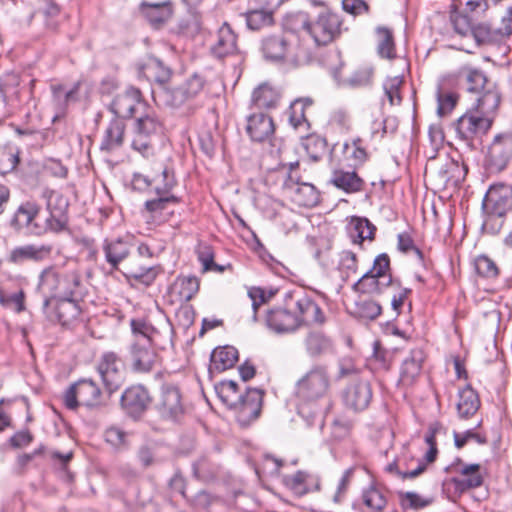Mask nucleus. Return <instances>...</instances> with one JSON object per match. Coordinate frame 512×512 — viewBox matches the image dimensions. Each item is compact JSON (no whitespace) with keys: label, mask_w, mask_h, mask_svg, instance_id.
I'll use <instances>...</instances> for the list:
<instances>
[{"label":"nucleus","mask_w":512,"mask_h":512,"mask_svg":"<svg viewBox=\"0 0 512 512\" xmlns=\"http://www.w3.org/2000/svg\"><path fill=\"white\" fill-rule=\"evenodd\" d=\"M41 197L45 200L47 215L38 222L42 207L34 199L22 201L10 219V227L16 232L25 231L31 236L42 237L49 233L61 234L69 229V200L62 193L45 188Z\"/></svg>","instance_id":"obj_1"},{"label":"nucleus","mask_w":512,"mask_h":512,"mask_svg":"<svg viewBox=\"0 0 512 512\" xmlns=\"http://www.w3.org/2000/svg\"><path fill=\"white\" fill-rule=\"evenodd\" d=\"M77 271H62L56 265L45 267L38 276L37 291L43 297V309H49L54 300L74 296L80 286Z\"/></svg>","instance_id":"obj_2"},{"label":"nucleus","mask_w":512,"mask_h":512,"mask_svg":"<svg viewBox=\"0 0 512 512\" xmlns=\"http://www.w3.org/2000/svg\"><path fill=\"white\" fill-rule=\"evenodd\" d=\"M261 50L264 58L274 63L297 66L308 58V52L301 40L293 34H286L283 31L264 37L261 42Z\"/></svg>","instance_id":"obj_3"},{"label":"nucleus","mask_w":512,"mask_h":512,"mask_svg":"<svg viewBox=\"0 0 512 512\" xmlns=\"http://www.w3.org/2000/svg\"><path fill=\"white\" fill-rule=\"evenodd\" d=\"M131 147L148 158L154 153L153 140L164 129V123L157 111L149 104L134 117Z\"/></svg>","instance_id":"obj_4"},{"label":"nucleus","mask_w":512,"mask_h":512,"mask_svg":"<svg viewBox=\"0 0 512 512\" xmlns=\"http://www.w3.org/2000/svg\"><path fill=\"white\" fill-rule=\"evenodd\" d=\"M510 209H512V187L503 183L491 185L482 201V211L485 215L482 229L491 234L497 233L500 226H494L491 221L505 216Z\"/></svg>","instance_id":"obj_5"},{"label":"nucleus","mask_w":512,"mask_h":512,"mask_svg":"<svg viewBox=\"0 0 512 512\" xmlns=\"http://www.w3.org/2000/svg\"><path fill=\"white\" fill-rule=\"evenodd\" d=\"M287 307L291 309L300 327L304 325H323L327 317L314 298L302 289L285 293Z\"/></svg>","instance_id":"obj_6"},{"label":"nucleus","mask_w":512,"mask_h":512,"mask_svg":"<svg viewBox=\"0 0 512 512\" xmlns=\"http://www.w3.org/2000/svg\"><path fill=\"white\" fill-rule=\"evenodd\" d=\"M331 380L327 366L313 365L296 384V395L306 402H313L329 394Z\"/></svg>","instance_id":"obj_7"},{"label":"nucleus","mask_w":512,"mask_h":512,"mask_svg":"<svg viewBox=\"0 0 512 512\" xmlns=\"http://www.w3.org/2000/svg\"><path fill=\"white\" fill-rule=\"evenodd\" d=\"M95 369L100 376L105 391L112 395L126 381L127 366L121 355L114 351H104L98 357Z\"/></svg>","instance_id":"obj_8"},{"label":"nucleus","mask_w":512,"mask_h":512,"mask_svg":"<svg viewBox=\"0 0 512 512\" xmlns=\"http://www.w3.org/2000/svg\"><path fill=\"white\" fill-rule=\"evenodd\" d=\"M63 401L69 410H75L80 405L99 407L103 403V392L93 379H80L65 391Z\"/></svg>","instance_id":"obj_9"},{"label":"nucleus","mask_w":512,"mask_h":512,"mask_svg":"<svg viewBox=\"0 0 512 512\" xmlns=\"http://www.w3.org/2000/svg\"><path fill=\"white\" fill-rule=\"evenodd\" d=\"M343 19L331 11H322L311 20L309 36L317 46H326L342 34Z\"/></svg>","instance_id":"obj_10"},{"label":"nucleus","mask_w":512,"mask_h":512,"mask_svg":"<svg viewBox=\"0 0 512 512\" xmlns=\"http://www.w3.org/2000/svg\"><path fill=\"white\" fill-rule=\"evenodd\" d=\"M147 105L148 103L144 99L141 90L134 86H129L114 96L109 105V111L114 114V117H119L125 121L126 119L134 118Z\"/></svg>","instance_id":"obj_11"},{"label":"nucleus","mask_w":512,"mask_h":512,"mask_svg":"<svg viewBox=\"0 0 512 512\" xmlns=\"http://www.w3.org/2000/svg\"><path fill=\"white\" fill-rule=\"evenodd\" d=\"M152 400L149 390L144 385L133 384L122 392L120 407L127 417L137 421L148 411Z\"/></svg>","instance_id":"obj_12"},{"label":"nucleus","mask_w":512,"mask_h":512,"mask_svg":"<svg viewBox=\"0 0 512 512\" xmlns=\"http://www.w3.org/2000/svg\"><path fill=\"white\" fill-rule=\"evenodd\" d=\"M54 246L51 243H28L10 250L6 261L9 264L22 266L27 262L42 263L51 258Z\"/></svg>","instance_id":"obj_13"},{"label":"nucleus","mask_w":512,"mask_h":512,"mask_svg":"<svg viewBox=\"0 0 512 512\" xmlns=\"http://www.w3.org/2000/svg\"><path fill=\"white\" fill-rule=\"evenodd\" d=\"M372 387L367 379L355 377L342 393L345 406L354 411L365 410L372 400Z\"/></svg>","instance_id":"obj_14"},{"label":"nucleus","mask_w":512,"mask_h":512,"mask_svg":"<svg viewBox=\"0 0 512 512\" xmlns=\"http://www.w3.org/2000/svg\"><path fill=\"white\" fill-rule=\"evenodd\" d=\"M493 118L484 117L476 110L462 115L455 124V131L463 141H472L477 135L485 134L492 126Z\"/></svg>","instance_id":"obj_15"},{"label":"nucleus","mask_w":512,"mask_h":512,"mask_svg":"<svg viewBox=\"0 0 512 512\" xmlns=\"http://www.w3.org/2000/svg\"><path fill=\"white\" fill-rule=\"evenodd\" d=\"M181 399V393L177 386L163 384L156 404L160 417L165 420L177 421L184 414Z\"/></svg>","instance_id":"obj_16"},{"label":"nucleus","mask_w":512,"mask_h":512,"mask_svg":"<svg viewBox=\"0 0 512 512\" xmlns=\"http://www.w3.org/2000/svg\"><path fill=\"white\" fill-rule=\"evenodd\" d=\"M264 392L257 388H248L245 394L239 396L237 405L233 411L237 414V419L242 424H248L256 420L262 409Z\"/></svg>","instance_id":"obj_17"},{"label":"nucleus","mask_w":512,"mask_h":512,"mask_svg":"<svg viewBox=\"0 0 512 512\" xmlns=\"http://www.w3.org/2000/svg\"><path fill=\"white\" fill-rule=\"evenodd\" d=\"M267 327L276 333H291L300 328L297 317L287 307V300L284 297L283 303L269 309L265 316Z\"/></svg>","instance_id":"obj_18"},{"label":"nucleus","mask_w":512,"mask_h":512,"mask_svg":"<svg viewBox=\"0 0 512 512\" xmlns=\"http://www.w3.org/2000/svg\"><path fill=\"white\" fill-rule=\"evenodd\" d=\"M478 35L486 37V45L504 47L506 50L512 36V6L501 17L499 26L486 23V26L479 28Z\"/></svg>","instance_id":"obj_19"},{"label":"nucleus","mask_w":512,"mask_h":512,"mask_svg":"<svg viewBox=\"0 0 512 512\" xmlns=\"http://www.w3.org/2000/svg\"><path fill=\"white\" fill-rule=\"evenodd\" d=\"M282 483L298 497L318 492L321 489V479L319 475L304 470H299L292 475L283 476Z\"/></svg>","instance_id":"obj_20"},{"label":"nucleus","mask_w":512,"mask_h":512,"mask_svg":"<svg viewBox=\"0 0 512 512\" xmlns=\"http://www.w3.org/2000/svg\"><path fill=\"white\" fill-rule=\"evenodd\" d=\"M467 172L463 162L447 158L436 173L437 184L442 189H455L465 180Z\"/></svg>","instance_id":"obj_21"},{"label":"nucleus","mask_w":512,"mask_h":512,"mask_svg":"<svg viewBox=\"0 0 512 512\" xmlns=\"http://www.w3.org/2000/svg\"><path fill=\"white\" fill-rule=\"evenodd\" d=\"M132 247L131 242L123 237L103 240L102 251L111 270L119 269L120 264L130 256Z\"/></svg>","instance_id":"obj_22"},{"label":"nucleus","mask_w":512,"mask_h":512,"mask_svg":"<svg viewBox=\"0 0 512 512\" xmlns=\"http://www.w3.org/2000/svg\"><path fill=\"white\" fill-rule=\"evenodd\" d=\"M51 320H55L62 326L70 325L77 320L81 313L79 303L73 296L54 300L49 309H43Z\"/></svg>","instance_id":"obj_23"},{"label":"nucleus","mask_w":512,"mask_h":512,"mask_svg":"<svg viewBox=\"0 0 512 512\" xmlns=\"http://www.w3.org/2000/svg\"><path fill=\"white\" fill-rule=\"evenodd\" d=\"M426 354L422 348H414L405 357L400 369L399 384L404 387L412 386L421 375Z\"/></svg>","instance_id":"obj_24"},{"label":"nucleus","mask_w":512,"mask_h":512,"mask_svg":"<svg viewBox=\"0 0 512 512\" xmlns=\"http://www.w3.org/2000/svg\"><path fill=\"white\" fill-rule=\"evenodd\" d=\"M462 478L453 477L449 483L453 485L455 493L461 495L465 492L479 488L484 483L480 464H463L458 470Z\"/></svg>","instance_id":"obj_25"},{"label":"nucleus","mask_w":512,"mask_h":512,"mask_svg":"<svg viewBox=\"0 0 512 512\" xmlns=\"http://www.w3.org/2000/svg\"><path fill=\"white\" fill-rule=\"evenodd\" d=\"M204 85L205 83L201 76L193 75L182 85L172 90H167L165 92L167 101L171 106L179 107L196 97L203 90Z\"/></svg>","instance_id":"obj_26"},{"label":"nucleus","mask_w":512,"mask_h":512,"mask_svg":"<svg viewBox=\"0 0 512 512\" xmlns=\"http://www.w3.org/2000/svg\"><path fill=\"white\" fill-rule=\"evenodd\" d=\"M274 131V122L269 115L259 112L247 117L246 132L252 141L261 143L269 140Z\"/></svg>","instance_id":"obj_27"},{"label":"nucleus","mask_w":512,"mask_h":512,"mask_svg":"<svg viewBox=\"0 0 512 512\" xmlns=\"http://www.w3.org/2000/svg\"><path fill=\"white\" fill-rule=\"evenodd\" d=\"M126 123L119 117H113L102 136L100 150L105 153H112L121 148L125 141Z\"/></svg>","instance_id":"obj_28"},{"label":"nucleus","mask_w":512,"mask_h":512,"mask_svg":"<svg viewBox=\"0 0 512 512\" xmlns=\"http://www.w3.org/2000/svg\"><path fill=\"white\" fill-rule=\"evenodd\" d=\"M456 79L471 93H481L490 83L482 69L470 64L463 65L457 70Z\"/></svg>","instance_id":"obj_29"},{"label":"nucleus","mask_w":512,"mask_h":512,"mask_svg":"<svg viewBox=\"0 0 512 512\" xmlns=\"http://www.w3.org/2000/svg\"><path fill=\"white\" fill-rule=\"evenodd\" d=\"M388 491L382 486L372 483L361 492V512H383L388 505Z\"/></svg>","instance_id":"obj_30"},{"label":"nucleus","mask_w":512,"mask_h":512,"mask_svg":"<svg viewBox=\"0 0 512 512\" xmlns=\"http://www.w3.org/2000/svg\"><path fill=\"white\" fill-rule=\"evenodd\" d=\"M130 354L133 370L138 373L151 372L157 362V353L148 343L133 344Z\"/></svg>","instance_id":"obj_31"},{"label":"nucleus","mask_w":512,"mask_h":512,"mask_svg":"<svg viewBox=\"0 0 512 512\" xmlns=\"http://www.w3.org/2000/svg\"><path fill=\"white\" fill-rule=\"evenodd\" d=\"M304 347L307 355L318 358L328 354L333 349V341L324 331L311 328L304 338Z\"/></svg>","instance_id":"obj_32"},{"label":"nucleus","mask_w":512,"mask_h":512,"mask_svg":"<svg viewBox=\"0 0 512 512\" xmlns=\"http://www.w3.org/2000/svg\"><path fill=\"white\" fill-rule=\"evenodd\" d=\"M139 9L142 16L155 28H159L166 23L173 14V7L170 1L160 3L143 1Z\"/></svg>","instance_id":"obj_33"},{"label":"nucleus","mask_w":512,"mask_h":512,"mask_svg":"<svg viewBox=\"0 0 512 512\" xmlns=\"http://www.w3.org/2000/svg\"><path fill=\"white\" fill-rule=\"evenodd\" d=\"M450 21L454 31L459 36L473 38L478 46L486 45V37L478 35L479 28L486 26V23L473 24L467 15L461 14L458 11L451 12Z\"/></svg>","instance_id":"obj_34"},{"label":"nucleus","mask_w":512,"mask_h":512,"mask_svg":"<svg viewBox=\"0 0 512 512\" xmlns=\"http://www.w3.org/2000/svg\"><path fill=\"white\" fill-rule=\"evenodd\" d=\"M329 183L347 194L361 192L365 187V181L354 170L334 169Z\"/></svg>","instance_id":"obj_35"},{"label":"nucleus","mask_w":512,"mask_h":512,"mask_svg":"<svg viewBox=\"0 0 512 512\" xmlns=\"http://www.w3.org/2000/svg\"><path fill=\"white\" fill-rule=\"evenodd\" d=\"M480 404L478 393L469 384L458 390L456 408L461 419L472 417L480 408Z\"/></svg>","instance_id":"obj_36"},{"label":"nucleus","mask_w":512,"mask_h":512,"mask_svg":"<svg viewBox=\"0 0 512 512\" xmlns=\"http://www.w3.org/2000/svg\"><path fill=\"white\" fill-rule=\"evenodd\" d=\"M481 93L482 94L476 100L474 110L484 117L493 118V115L496 113L500 105L501 94L496 85L491 82Z\"/></svg>","instance_id":"obj_37"},{"label":"nucleus","mask_w":512,"mask_h":512,"mask_svg":"<svg viewBox=\"0 0 512 512\" xmlns=\"http://www.w3.org/2000/svg\"><path fill=\"white\" fill-rule=\"evenodd\" d=\"M489 157L498 167H505L512 157V136L509 134L495 136L489 147Z\"/></svg>","instance_id":"obj_38"},{"label":"nucleus","mask_w":512,"mask_h":512,"mask_svg":"<svg viewBox=\"0 0 512 512\" xmlns=\"http://www.w3.org/2000/svg\"><path fill=\"white\" fill-rule=\"evenodd\" d=\"M349 238L354 244H362L364 240H373L376 227L363 217L353 216L346 226Z\"/></svg>","instance_id":"obj_39"},{"label":"nucleus","mask_w":512,"mask_h":512,"mask_svg":"<svg viewBox=\"0 0 512 512\" xmlns=\"http://www.w3.org/2000/svg\"><path fill=\"white\" fill-rule=\"evenodd\" d=\"M281 93L277 88L268 83L260 84L254 89L251 97V103L259 109H273L279 105Z\"/></svg>","instance_id":"obj_40"},{"label":"nucleus","mask_w":512,"mask_h":512,"mask_svg":"<svg viewBox=\"0 0 512 512\" xmlns=\"http://www.w3.org/2000/svg\"><path fill=\"white\" fill-rule=\"evenodd\" d=\"M237 49V36L231 27L225 23L218 30L216 43L212 46V53L218 57L223 58L227 55L233 54Z\"/></svg>","instance_id":"obj_41"},{"label":"nucleus","mask_w":512,"mask_h":512,"mask_svg":"<svg viewBox=\"0 0 512 512\" xmlns=\"http://www.w3.org/2000/svg\"><path fill=\"white\" fill-rule=\"evenodd\" d=\"M179 202V197L166 194H157V198L147 200L144 203V209L149 214L148 222L163 223L166 219L162 217V212L168 208L169 204H178Z\"/></svg>","instance_id":"obj_42"},{"label":"nucleus","mask_w":512,"mask_h":512,"mask_svg":"<svg viewBox=\"0 0 512 512\" xmlns=\"http://www.w3.org/2000/svg\"><path fill=\"white\" fill-rule=\"evenodd\" d=\"M342 152L345 160L349 162V166L354 169L362 166L369 159L365 141L361 137H355L351 142H345Z\"/></svg>","instance_id":"obj_43"},{"label":"nucleus","mask_w":512,"mask_h":512,"mask_svg":"<svg viewBox=\"0 0 512 512\" xmlns=\"http://www.w3.org/2000/svg\"><path fill=\"white\" fill-rule=\"evenodd\" d=\"M238 361V350L233 346H223L215 349L211 354L209 371L223 372L232 368Z\"/></svg>","instance_id":"obj_44"},{"label":"nucleus","mask_w":512,"mask_h":512,"mask_svg":"<svg viewBox=\"0 0 512 512\" xmlns=\"http://www.w3.org/2000/svg\"><path fill=\"white\" fill-rule=\"evenodd\" d=\"M311 18L306 12L298 11L287 14L282 23L283 32L293 34L300 39L301 33L309 35Z\"/></svg>","instance_id":"obj_45"},{"label":"nucleus","mask_w":512,"mask_h":512,"mask_svg":"<svg viewBox=\"0 0 512 512\" xmlns=\"http://www.w3.org/2000/svg\"><path fill=\"white\" fill-rule=\"evenodd\" d=\"M142 71L147 79L160 85L166 84L172 75L171 69L156 57H149L143 64Z\"/></svg>","instance_id":"obj_46"},{"label":"nucleus","mask_w":512,"mask_h":512,"mask_svg":"<svg viewBox=\"0 0 512 512\" xmlns=\"http://www.w3.org/2000/svg\"><path fill=\"white\" fill-rule=\"evenodd\" d=\"M376 34L378 37V55L383 59H395L397 54L392 30L385 26H378L376 28Z\"/></svg>","instance_id":"obj_47"},{"label":"nucleus","mask_w":512,"mask_h":512,"mask_svg":"<svg viewBox=\"0 0 512 512\" xmlns=\"http://www.w3.org/2000/svg\"><path fill=\"white\" fill-rule=\"evenodd\" d=\"M295 203L303 207H313L319 202V193L314 185L304 182L289 193Z\"/></svg>","instance_id":"obj_48"},{"label":"nucleus","mask_w":512,"mask_h":512,"mask_svg":"<svg viewBox=\"0 0 512 512\" xmlns=\"http://www.w3.org/2000/svg\"><path fill=\"white\" fill-rule=\"evenodd\" d=\"M243 15L245 16L247 27L253 31L271 26L274 23V13L269 12V10L253 9L248 6Z\"/></svg>","instance_id":"obj_49"},{"label":"nucleus","mask_w":512,"mask_h":512,"mask_svg":"<svg viewBox=\"0 0 512 512\" xmlns=\"http://www.w3.org/2000/svg\"><path fill=\"white\" fill-rule=\"evenodd\" d=\"M215 392L221 402L230 410L237 405L241 395L238 384L233 380H224L216 384Z\"/></svg>","instance_id":"obj_50"},{"label":"nucleus","mask_w":512,"mask_h":512,"mask_svg":"<svg viewBox=\"0 0 512 512\" xmlns=\"http://www.w3.org/2000/svg\"><path fill=\"white\" fill-rule=\"evenodd\" d=\"M312 104L313 100L309 97L296 99L291 103L288 112V120L293 128L298 129L302 126L309 125L305 116V110L311 107Z\"/></svg>","instance_id":"obj_51"},{"label":"nucleus","mask_w":512,"mask_h":512,"mask_svg":"<svg viewBox=\"0 0 512 512\" xmlns=\"http://www.w3.org/2000/svg\"><path fill=\"white\" fill-rule=\"evenodd\" d=\"M386 287L383 280L376 278V276L368 270L353 284L352 289L362 294H381Z\"/></svg>","instance_id":"obj_52"},{"label":"nucleus","mask_w":512,"mask_h":512,"mask_svg":"<svg viewBox=\"0 0 512 512\" xmlns=\"http://www.w3.org/2000/svg\"><path fill=\"white\" fill-rule=\"evenodd\" d=\"M80 83L74 84L70 90H66L62 85L52 86V98L56 108L59 111H65L70 103L77 101Z\"/></svg>","instance_id":"obj_53"},{"label":"nucleus","mask_w":512,"mask_h":512,"mask_svg":"<svg viewBox=\"0 0 512 512\" xmlns=\"http://www.w3.org/2000/svg\"><path fill=\"white\" fill-rule=\"evenodd\" d=\"M370 273L384 281L386 286H395L396 281L393 280L391 274L390 257L387 253H381L373 261Z\"/></svg>","instance_id":"obj_54"},{"label":"nucleus","mask_w":512,"mask_h":512,"mask_svg":"<svg viewBox=\"0 0 512 512\" xmlns=\"http://www.w3.org/2000/svg\"><path fill=\"white\" fill-rule=\"evenodd\" d=\"M303 146L309 158L317 162L326 154L328 143L326 138L318 134H310L304 139Z\"/></svg>","instance_id":"obj_55"},{"label":"nucleus","mask_w":512,"mask_h":512,"mask_svg":"<svg viewBox=\"0 0 512 512\" xmlns=\"http://www.w3.org/2000/svg\"><path fill=\"white\" fill-rule=\"evenodd\" d=\"M153 182L156 194L172 195L171 191L177 185L174 170L168 166L162 168L161 173L153 178Z\"/></svg>","instance_id":"obj_56"},{"label":"nucleus","mask_w":512,"mask_h":512,"mask_svg":"<svg viewBox=\"0 0 512 512\" xmlns=\"http://www.w3.org/2000/svg\"><path fill=\"white\" fill-rule=\"evenodd\" d=\"M19 153V149L10 144L0 147V171L3 174L16 169L19 163Z\"/></svg>","instance_id":"obj_57"},{"label":"nucleus","mask_w":512,"mask_h":512,"mask_svg":"<svg viewBox=\"0 0 512 512\" xmlns=\"http://www.w3.org/2000/svg\"><path fill=\"white\" fill-rule=\"evenodd\" d=\"M176 285L179 286V296L184 301L192 300L200 288V280L194 275L178 276Z\"/></svg>","instance_id":"obj_58"},{"label":"nucleus","mask_w":512,"mask_h":512,"mask_svg":"<svg viewBox=\"0 0 512 512\" xmlns=\"http://www.w3.org/2000/svg\"><path fill=\"white\" fill-rule=\"evenodd\" d=\"M382 312L381 305L372 299H363L355 303L353 314L361 319L374 320Z\"/></svg>","instance_id":"obj_59"},{"label":"nucleus","mask_w":512,"mask_h":512,"mask_svg":"<svg viewBox=\"0 0 512 512\" xmlns=\"http://www.w3.org/2000/svg\"><path fill=\"white\" fill-rule=\"evenodd\" d=\"M481 426V421L476 425L475 428L468 429L462 433L454 431V443L458 449L463 448L469 441H474L479 445H485L488 442L487 436L485 433H481L478 431V428Z\"/></svg>","instance_id":"obj_60"},{"label":"nucleus","mask_w":512,"mask_h":512,"mask_svg":"<svg viewBox=\"0 0 512 512\" xmlns=\"http://www.w3.org/2000/svg\"><path fill=\"white\" fill-rule=\"evenodd\" d=\"M404 83L403 76L388 77L383 82L384 93L390 103V105H400L402 102V96L400 89Z\"/></svg>","instance_id":"obj_61"},{"label":"nucleus","mask_w":512,"mask_h":512,"mask_svg":"<svg viewBox=\"0 0 512 512\" xmlns=\"http://www.w3.org/2000/svg\"><path fill=\"white\" fill-rule=\"evenodd\" d=\"M338 270L340 271L343 280H347L350 276L356 274L358 270L357 255L350 250L342 251L340 254Z\"/></svg>","instance_id":"obj_62"},{"label":"nucleus","mask_w":512,"mask_h":512,"mask_svg":"<svg viewBox=\"0 0 512 512\" xmlns=\"http://www.w3.org/2000/svg\"><path fill=\"white\" fill-rule=\"evenodd\" d=\"M277 290L272 291H266L261 287H251L248 290V296L251 299L252 302V309H253V320L257 321V313L260 306L267 303L270 299L274 297Z\"/></svg>","instance_id":"obj_63"},{"label":"nucleus","mask_w":512,"mask_h":512,"mask_svg":"<svg viewBox=\"0 0 512 512\" xmlns=\"http://www.w3.org/2000/svg\"><path fill=\"white\" fill-rule=\"evenodd\" d=\"M400 505L403 509H422L427 507L431 501L423 498L416 492H400Z\"/></svg>","instance_id":"obj_64"}]
</instances>
